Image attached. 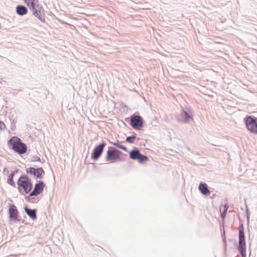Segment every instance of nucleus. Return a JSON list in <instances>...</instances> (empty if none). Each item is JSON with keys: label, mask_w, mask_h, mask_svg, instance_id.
<instances>
[{"label": "nucleus", "mask_w": 257, "mask_h": 257, "mask_svg": "<svg viewBox=\"0 0 257 257\" xmlns=\"http://www.w3.org/2000/svg\"><path fill=\"white\" fill-rule=\"evenodd\" d=\"M27 6L29 8L34 16L38 18L41 22H45L44 10L39 4L38 0H24Z\"/></svg>", "instance_id": "nucleus-1"}, {"label": "nucleus", "mask_w": 257, "mask_h": 257, "mask_svg": "<svg viewBox=\"0 0 257 257\" xmlns=\"http://www.w3.org/2000/svg\"><path fill=\"white\" fill-rule=\"evenodd\" d=\"M8 145L12 147L13 150L19 154H24L27 151L26 145L22 143L18 137H13L8 142Z\"/></svg>", "instance_id": "nucleus-2"}, {"label": "nucleus", "mask_w": 257, "mask_h": 257, "mask_svg": "<svg viewBox=\"0 0 257 257\" xmlns=\"http://www.w3.org/2000/svg\"><path fill=\"white\" fill-rule=\"evenodd\" d=\"M18 189L20 191L21 188L28 194L30 192L32 188V184L26 175L21 176L18 181Z\"/></svg>", "instance_id": "nucleus-3"}, {"label": "nucleus", "mask_w": 257, "mask_h": 257, "mask_svg": "<svg viewBox=\"0 0 257 257\" xmlns=\"http://www.w3.org/2000/svg\"><path fill=\"white\" fill-rule=\"evenodd\" d=\"M244 121L247 130L252 134L257 135V117L246 116Z\"/></svg>", "instance_id": "nucleus-4"}, {"label": "nucleus", "mask_w": 257, "mask_h": 257, "mask_svg": "<svg viewBox=\"0 0 257 257\" xmlns=\"http://www.w3.org/2000/svg\"><path fill=\"white\" fill-rule=\"evenodd\" d=\"M121 152L115 149H109L107 151L106 160L109 163H114L120 160Z\"/></svg>", "instance_id": "nucleus-5"}, {"label": "nucleus", "mask_w": 257, "mask_h": 257, "mask_svg": "<svg viewBox=\"0 0 257 257\" xmlns=\"http://www.w3.org/2000/svg\"><path fill=\"white\" fill-rule=\"evenodd\" d=\"M238 249L242 257H246V243L243 229L239 231V246Z\"/></svg>", "instance_id": "nucleus-6"}, {"label": "nucleus", "mask_w": 257, "mask_h": 257, "mask_svg": "<svg viewBox=\"0 0 257 257\" xmlns=\"http://www.w3.org/2000/svg\"><path fill=\"white\" fill-rule=\"evenodd\" d=\"M144 120L140 115H133L130 119V124L135 130H140L143 127Z\"/></svg>", "instance_id": "nucleus-7"}, {"label": "nucleus", "mask_w": 257, "mask_h": 257, "mask_svg": "<svg viewBox=\"0 0 257 257\" xmlns=\"http://www.w3.org/2000/svg\"><path fill=\"white\" fill-rule=\"evenodd\" d=\"M130 157L132 159L138 160L140 163H144L148 160L147 156L142 155L139 150H133L131 152Z\"/></svg>", "instance_id": "nucleus-8"}, {"label": "nucleus", "mask_w": 257, "mask_h": 257, "mask_svg": "<svg viewBox=\"0 0 257 257\" xmlns=\"http://www.w3.org/2000/svg\"><path fill=\"white\" fill-rule=\"evenodd\" d=\"M104 146L105 144H101L95 147L91 156L93 159L97 160L99 158L103 152Z\"/></svg>", "instance_id": "nucleus-9"}, {"label": "nucleus", "mask_w": 257, "mask_h": 257, "mask_svg": "<svg viewBox=\"0 0 257 257\" xmlns=\"http://www.w3.org/2000/svg\"><path fill=\"white\" fill-rule=\"evenodd\" d=\"M9 217L10 218L14 221L18 219V211L17 207L13 204H11L9 208Z\"/></svg>", "instance_id": "nucleus-10"}, {"label": "nucleus", "mask_w": 257, "mask_h": 257, "mask_svg": "<svg viewBox=\"0 0 257 257\" xmlns=\"http://www.w3.org/2000/svg\"><path fill=\"white\" fill-rule=\"evenodd\" d=\"M44 188V184L43 182H41L36 184L35 186L34 190L30 193L31 196H36L40 194L43 190Z\"/></svg>", "instance_id": "nucleus-11"}, {"label": "nucleus", "mask_w": 257, "mask_h": 257, "mask_svg": "<svg viewBox=\"0 0 257 257\" xmlns=\"http://www.w3.org/2000/svg\"><path fill=\"white\" fill-rule=\"evenodd\" d=\"M16 11L17 14L21 16L26 15L28 13L27 9L23 6H18L17 7Z\"/></svg>", "instance_id": "nucleus-12"}, {"label": "nucleus", "mask_w": 257, "mask_h": 257, "mask_svg": "<svg viewBox=\"0 0 257 257\" xmlns=\"http://www.w3.org/2000/svg\"><path fill=\"white\" fill-rule=\"evenodd\" d=\"M199 189L201 192L204 195H209L210 191L207 188L206 184H200L199 187Z\"/></svg>", "instance_id": "nucleus-13"}, {"label": "nucleus", "mask_w": 257, "mask_h": 257, "mask_svg": "<svg viewBox=\"0 0 257 257\" xmlns=\"http://www.w3.org/2000/svg\"><path fill=\"white\" fill-rule=\"evenodd\" d=\"M17 173V171H13L9 176L8 179V183L13 187H15L16 184L14 181V176Z\"/></svg>", "instance_id": "nucleus-14"}, {"label": "nucleus", "mask_w": 257, "mask_h": 257, "mask_svg": "<svg viewBox=\"0 0 257 257\" xmlns=\"http://www.w3.org/2000/svg\"><path fill=\"white\" fill-rule=\"evenodd\" d=\"M25 210L27 214L32 219L36 218V214L35 210H30L27 208H25Z\"/></svg>", "instance_id": "nucleus-15"}, {"label": "nucleus", "mask_w": 257, "mask_h": 257, "mask_svg": "<svg viewBox=\"0 0 257 257\" xmlns=\"http://www.w3.org/2000/svg\"><path fill=\"white\" fill-rule=\"evenodd\" d=\"M228 208V206L227 204H225L220 208V210L221 212V217L222 218H224L225 217L226 213L227 211Z\"/></svg>", "instance_id": "nucleus-16"}, {"label": "nucleus", "mask_w": 257, "mask_h": 257, "mask_svg": "<svg viewBox=\"0 0 257 257\" xmlns=\"http://www.w3.org/2000/svg\"><path fill=\"white\" fill-rule=\"evenodd\" d=\"M32 170H33V174L37 175V177H39L42 175V174L44 173L43 170L42 168H38L36 170L34 168H32Z\"/></svg>", "instance_id": "nucleus-17"}, {"label": "nucleus", "mask_w": 257, "mask_h": 257, "mask_svg": "<svg viewBox=\"0 0 257 257\" xmlns=\"http://www.w3.org/2000/svg\"><path fill=\"white\" fill-rule=\"evenodd\" d=\"M182 115L185 119L186 121H188L191 118L190 115L185 111L182 112Z\"/></svg>", "instance_id": "nucleus-18"}, {"label": "nucleus", "mask_w": 257, "mask_h": 257, "mask_svg": "<svg viewBox=\"0 0 257 257\" xmlns=\"http://www.w3.org/2000/svg\"><path fill=\"white\" fill-rule=\"evenodd\" d=\"M135 139H136L135 136L128 137L126 138V141L130 143H134Z\"/></svg>", "instance_id": "nucleus-19"}, {"label": "nucleus", "mask_w": 257, "mask_h": 257, "mask_svg": "<svg viewBox=\"0 0 257 257\" xmlns=\"http://www.w3.org/2000/svg\"><path fill=\"white\" fill-rule=\"evenodd\" d=\"M6 128L5 123L0 120V131L4 130Z\"/></svg>", "instance_id": "nucleus-20"}, {"label": "nucleus", "mask_w": 257, "mask_h": 257, "mask_svg": "<svg viewBox=\"0 0 257 257\" xmlns=\"http://www.w3.org/2000/svg\"><path fill=\"white\" fill-rule=\"evenodd\" d=\"M30 172L33 173V170H32L31 168L30 169Z\"/></svg>", "instance_id": "nucleus-21"}]
</instances>
